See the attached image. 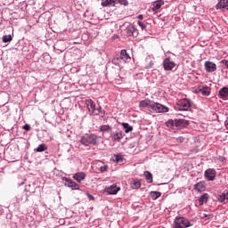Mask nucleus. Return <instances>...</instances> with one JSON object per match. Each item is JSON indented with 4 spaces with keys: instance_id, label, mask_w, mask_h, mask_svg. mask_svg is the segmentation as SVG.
<instances>
[{
    "instance_id": "nucleus-1",
    "label": "nucleus",
    "mask_w": 228,
    "mask_h": 228,
    "mask_svg": "<svg viewBox=\"0 0 228 228\" xmlns=\"http://www.w3.org/2000/svg\"><path fill=\"white\" fill-rule=\"evenodd\" d=\"M129 61H131V56H129L126 49L121 50L119 55L112 59L113 65L117 67H122L126 63H129Z\"/></svg>"
},
{
    "instance_id": "nucleus-2",
    "label": "nucleus",
    "mask_w": 228,
    "mask_h": 228,
    "mask_svg": "<svg viewBox=\"0 0 228 228\" xmlns=\"http://www.w3.org/2000/svg\"><path fill=\"white\" fill-rule=\"evenodd\" d=\"M99 142V136L94 134H86L80 139V143L85 145V147H89V145H97Z\"/></svg>"
},
{
    "instance_id": "nucleus-3",
    "label": "nucleus",
    "mask_w": 228,
    "mask_h": 228,
    "mask_svg": "<svg viewBox=\"0 0 228 228\" xmlns=\"http://www.w3.org/2000/svg\"><path fill=\"white\" fill-rule=\"evenodd\" d=\"M191 108V101L188 99H181L176 102L175 110L176 111H188Z\"/></svg>"
},
{
    "instance_id": "nucleus-4",
    "label": "nucleus",
    "mask_w": 228,
    "mask_h": 228,
    "mask_svg": "<svg viewBox=\"0 0 228 228\" xmlns=\"http://www.w3.org/2000/svg\"><path fill=\"white\" fill-rule=\"evenodd\" d=\"M173 227L174 228H188V227H191V223L186 217L177 216L174 221Z\"/></svg>"
},
{
    "instance_id": "nucleus-5",
    "label": "nucleus",
    "mask_w": 228,
    "mask_h": 228,
    "mask_svg": "<svg viewBox=\"0 0 228 228\" xmlns=\"http://www.w3.org/2000/svg\"><path fill=\"white\" fill-rule=\"evenodd\" d=\"M163 69L164 70L167 71H170L175 69V67H177V64H175V61H172V59H170V57L165 58L163 60Z\"/></svg>"
},
{
    "instance_id": "nucleus-6",
    "label": "nucleus",
    "mask_w": 228,
    "mask_h": 228,
    "mask_svg": "<svg viewBox=\"0 0 228 228\" xmlns=\"http://www.w3.org/2000/svg\"><path fill=\"white\" fill-rule=\"evenodd\" d=\"M151 110L155 113H168V107L159 102H153Z\"/></svg>"
},
{
    "instance_id": "nucleus-7",
    "label": "nucleus",
    "mask_w": 228,
    "mask_h": 228,
    "mask_svg": "<svg viewBox=\"0 0 228 228\" xmlns=\"http://www.w3.org/2000/svg\"><path fill=\"white\" fill-rule=\"evenodd\" d=\"M122 138H124V132L122 130H117L110 134L111 142H119L122 141Z\"/></svg>"
},
{
    "instance_id": "nucleus-8",
    "label": "nucleus",
    "mask_w": 228,
    "mask_h": 228,
    "mask_svg": "<svg viewBox=\"0 0 228 228\" xmlns=\"http://www.w3.org/2000/svg\"><path fill=\"white\" fill-rule=\"evenodd\" d=\"M153 105L154 102L150 99L142 100L139 102V108H141L142 110H152Z\"/></svg>"
},
{
    "instance_id": "nucleus-9",
    "label": "nucleus",
    "mask_w": 228,
    "mask_h": 228,
    "mask_svg": "<svg viewBox=\"0 0 228 228\" xmlns=\"http://www.w3.org/2000/svg\"><path fill=\"white\" fill-rule=\"evenodd\" d=\"M86 106L90 113V115L97 114L99 113V110H95V102L92 101L91 99L86 100Z\"/></svg>"
},
{
    "instance_id": "nucleus-10",
    "label": "nucleus",
    "mask_w": 228,
    "mask_h": 228,
    "mask_svg": "<svg viewBox=\"0 0 228 228\" xmlns=\"http://www.w3.org/2000/svg\"><path fill=\"white\" fill-rule=\"evenodd\" d=\"M120 191V187L117 186V184H112L104 189V193L107 195H117Z\"/></svg>"
},
{
    "instance_id": "nucleus-11",
    "label": "nucleus",
    "mask_w": 228,
    "mask_h": 228,
    "mask_svg": "<svg viewBox=\"0 0 228 228\" xmlns=\"http://www.w3.org/2000/svg\"><path fill=\"white\" fill-rule=\"evenodd\" d=\"M215 177H216V170L208 168L205 171V178L207 181H215Z\"/></svg>"
},
{
    "instance_id": "nucleus-12",
    "label": "nucleus",
    "mask_w": 228,
    "mask_h": 228,
    "mask_svg": "<svg viewBox=\"0 0 228 228\" xmlns=\"http://www.w3.org/2000/svg\"><path fill=\"white\" fill-rule=\"evenodd\" d=\"M205 70L206 72L216 71V64L211 61H205Z\"/></svg>"
},
{
    "instance_id": "nucleus-13",
    "label": "nucleus",
    "mask_w": 228,
    "mask_h": 228,
    "mask_svg": "<svg viewBox=\"0 0 228 228\" xmlns=\"http://www.w3.org/2000/svg\"><path fill=\"white\" fill-rule=\"evenodd\" d=\"M64 181L65 186H68V188H71V190H79V184L76 183V182L71 179L65 177Z\"/></svg>"
},
{
    "instance_id": "nucleus-14",
    "label": "nucleus",
    "mask_w": 228,
    "mask_h": 228,
    "mask_svg": "<svg viewBox=\"0 0 228 228\" xmlns=\"http://www.w3.org/2000/svg\"><path fill=\"white\" fill-rule=\"evenodd\" d=\"M73 179L77 181V183H83L85 179H86V173L85 172H77L73 175Z\"/></svg>"
},
{
    "instance_id": "nucleus-15",
    "label": "nucleus",
    "mask_w": 228,
    "mask_h": 228,
    "mask_svg": "<svg viewBox=\"0 0 228 228\" xmlns=\"http://www.w3.org/2000/svg\"><path fill=\"white\" fill-rule=\"evenodd\" d=\"M219 99H223V101H228V87L224 86L221 88L218 92Z\"/></svg>"
},
{
    "instance_id": "nucleus-16",
    "label": "nucleus",
    "mask_w": 228,
    "mask_h": 228,
    "mask_svg": "<svg viewBox=\"0 0 228 228\" xmlns=\"http://www.w3.org/2000/svg\"><path fill=\"white\" fill-rule=\"evenodd\" d=\"M126 31L128 37H138V29H136L133 25H129Z\"/></svg>"
},
{
    "instance_id": "nucleus-17",
    "label": "nucleus",
    "mask_w": 228,
    "mask_h": 228,
    "mask_svg": "<svg viewBox=\"0 0 228 228\" xmlns=\"http://www.w3.org/2000/svg\"><path fill=\"white\" fill-rule=\"evenodd\" d=\"M216 8V10H228V0H220Z\"/></svg>"
},
{
    "instance_id": "nucleus-18",
    "label": "nucleus",
    "mask_w": 228,
    "mask_h": 228,
    "mask_svg": "<svg viewBox=\"0 0 228 228\" xmlns=\"http://www.w3.org/2000/svg\"><path fill=\"white\" fill-rule=\"evenodd\" d=\"M163 4H165V2L163 0L155 1L152 4V12H158V10H159L161 6H163Z\"/></svg>"
},
{
    "instance_id": "nucleus-19",
    "label": "nucleus",
    "mask_w": 228,
    "mask_h": 228,
    "mask_svg": "<svg viewBox=\"0 0 228 228\" xmlns=\"http://www.w3.org/2000/svg\"><path fill=\"white\" fill-rule=\"evenodd\" d=\"M101 4L103 8L108 6H115V4H117V0H102Z\"/></svg>"
},
{
    "instance_id": "nucleus-20",
    "label": "nucleus",
    "mask_w": 228,
    "mask_h": 228,
    "mask_svg": "<svg viewBox=\"0 0 228 228\" xmlns=\"http://www.w3.org/2000/svg\"><path fill=\"white\" fill-rule=\"evenodd\" d=\"M219 202H223L224 204H227L228 202V191L222 193L217 197Z\"/></svg>"
},
{
    "instance_id": "nucleus-21",
    "label": "nucleus",
    "mask_w": 228,
    "mask_h": 228,
    "mask_svg": "<svg viewBox=\"0 0 228 228\" xmlns=\"http://www.w3.org/2000/svg\"><path fill=\"white\" fill-rule=\"evenodd\" d=\"M142 187V182L138 179H134L132 183H131V188L133 190H138L139 188Z\"/></svg>"
},
{
    "instance_id": "nucleus-22",
    "label": "nucleus",
    "mask_w": 228,
    "mask_h": 228,
    "mask_svg": "<svg viewBox=\"0 0 228 228\" xmlns=\"http://www.w3.org/2000/svg\"><path fill=\"white\" fill-rule=\"evenodd\" d=\"M208 199H209V194L204 193L199 198L200 206H203L205 202H208Z\"/></svg>"
},
{
    "instance_id": "nucleus-23",
    "label": "nucleus",
    "mask_w": 228,
    "mask_h": 228,
    "mask_svg": "<svg viewBox=\"0 0 228 228\" xmlns=\"http://www.w3.org/2000/svg\"><path fill=\"white\" fill-rule=\"evenodd\" d=\"M194 190H196V191H204L205 190L204 183L199 182L198 183H196L194 185Z\"/></svg>"
},
{
    "instance_id": "nucleus-24",
    "label": "nucleus",
    "mask_w": 228,
    "mask_h": 228,
    "mask_svg": "<svg viewBox=\"0 0 228 228\" xmlns=\"http://www.w3.org/2000/svg\"><path fill=\"white\" fill-rule=\"evenodd\" d=\"M200 92L201 94L206 95V96L211 94V89H209V87H208V86L202 87L201 89H200Z\"/></svg>"
},
{
    "instance_id": "nucleus-25",
    "label": "nucleus",
    "mask_w": 228,
    "mask_h": 228,
    "mask_svg": "<svg viewBox=\"0 0 228 228\" xmlns=\"http://www.w3.org/2000/svg\"><path fill=\"white\" fill-rule=\"evenodd\" d=\"M121 126L125 129V133H131L133 131V126L129 125V123H122Z\"/></svg>"
},
{
    "instance_id": "nucleus-26",
    "label": "nucleus",
    "mask_w": 228,
    "mask_h": 228,
    "mask_svg": "<svg viewBox=\"0 0 228 228\" xmlns=\"http://www.w3.org/2000/svg\"><path fill=\"white\" fill-rule=\"evenodd\" d=\"M101 133H110L111 131V126L110 125H103L100 127Z\"/></svg>"
},
{
    "instance_id": "nucleus-27",
    "label": "nucleus",
    "mask_w": 228,
    "mask_h": 228,
    "mask_svg": "<svg viewBox=\"0 0 228 228\" xmlns=\"http://www.w3.org/2000/svg\"><path fill=\"white\" fill-rule=\"evenodd\" d=\"M151 197L152 199V200H158V199H159V197H161V192L159 191H151Z\"/></svg>"
},
{
    "instance_id": "nucleus-28",
    "label": "nucleus",
    "mask_w": 228,
    "mask_h": 228,
    "mask_svg": "<svg viewBox=\"0 0 228 228\" xmlns=\"http://www.w3.org/2000/svg\"><path fill=\"white\" fill-rule=\"evenodd\" d=\"M47 151V146L45 143L39 144L36 149V152H44Z\"/></svg>"
},
{
    "instance_id": "nucleus-29",
    "label": "nucleus",
    "mask_w": 228,
    "mask_h": 228,
    "mask_svg": "<svg viewBox=\"0 0 228 228\" xmlns=\"http://www.w3.org/2000/svg\"><path fill=\"white\" fill-rule=\"evenodd\" d=\"M144 176L147 183H152V174L149 171L144 172Z\"/></svg>"
},
{
    "instance_id": "nucleus-30",
    "label": "nucleus",
    "mask_w": 228,
    "mask_h": 228,
    "mask_svg": "<svg viewBox=\"0 0 228 228\" xmlns=\"http://www.w3.org/2000/svg\"><path fill=\"white\" fill-rule=\"evenodd\" d=\"M200 218H202L203 220H211V218H213V214H211V213H209V214L201 213L200 214Z\"/></svg>"
},
{
    "instance_id": "nucleus-31",
    "label": "nucleus",
    "mask_w": 228,
    "mask_h": 228,
    "mask_svg": "<svg viewBox=\"0 0 228 228\" xmlns=\"http://www.w3.org/2000/svg\"><path fill=\"white\" fill-rule=\"evenodd\" d=\"M12 40H13V37H12V35H5L3 37L4 44H7V42H12Z\"/></svg>"
},
{
    "instance_id": "nucleus-32",
    "label": "nucleus",
    "mask_w": 228,
    "mask_h": 228,
    "mask_svg": "<svg viewBox=\"0 0 228 228\" xmlns=\"http://www.w3.org/2000/svg\"><path fill=\"white\" fill-rule=\"evenodd\" d=\"M116 4H122L123 6H128L129 2L127 0H116Z\"/></svg>"
},
{
    "instance_id": "nucleus-33",
    "label": "nucleus",
    "mask_w": 228,
    "mask_h": 228,
    "mask_svg": "<svg viewBox=\"0 0 228 228\" xmlns=\"http://www.w3.org/2000/svg\"><path fill=\"white\" fill-rule=\"evenodd\" d=\"M95 111H98V113L93 114V115H102V117L104 116L105 111L102 110V108L101 106H99L98 108H95Z\"/></svg>"
},
{
    "instance_id": "nucleus-34",
    "label": "nucleus",
    "mask_w": 228,
    "mask_h": 228,
    "mask_svg": "<svg viewBox=\"0 0 228 228\" xmlns=\"http://www.w3.org/2000/svg\"><path fill=\"white\" fill-rule=\"evenodd\" d=\"M183 124H184V120L183 119H176L175 121V126L176 127H181V126H183Z\"/></svg>"
},
{
    "instance_id": "nucleus-35",
    "label": "nucleus",
    "mask_w": 228,
    "mask_h": 228,
    "mask_svg": "<svg viewBox=\"0 0 228 228\" xmlns=\"http://www.w3.org/2000/svg\"><path fill=\"white\" fill-rule=\"evenodd\" d=\"M137 24H138V26H140V28H141L142 30H143V29L147 30V25H146L145 23H143L142 21L139 20V21H137Z\"/></svg>"
},
{
    "instance_id": "nucleus-36",
    "label": "nucleus",
    "mask_w": 228,
    "mask_h": 228,
    "mask_svg": "<svg viewBox=\"0 0 228 228\" xmlns=\"http://www.w3.org/2000/svg\"><path fill=\"white\" fill-rule=\"evenodd\" d=\"M115 161H116L117 163H122V162L124 161V159H123L122 156H120V155H116V157H115Z\"/></svg>"
},
{
    "instance_id": "nucleus-37",
    "label": "nucleus",
    "mask_w": 228,
    "mask_h": 228,
    "mask_svg": "<svg viewBox=\"0 0 228 228\" xmlns=\"http://www.w3.org/2000/svg\"><path fill=\"white\" fill-rule=\"evenodd\" d=\"M100 171L102 172H108V165L102 166L100 167Z\"/></svg>"
},
{
    "instance_id": "nucleus-38",
    "label": "nucleus",
    "mask_w": 228,
    "mask_h": 228,
    "mask_svg": "<svg viewBox=\"0 0 228 228\" xmlns=\"http://www.w3.org/2000/svg\"><path fill=\"white\" fill-rule=\"evenodd\" d=\"M154 67V62L151 61L146 66L145 69H152Z\"/></svg>"
},
{
    "instance_id": "nucleus-39",
    "label": "nucleus",
    "mask_w": 228,
    "mask_h": 228,
    "mask_svg": "<svg viewBox=\"0 0 228 228\" xmlns=\"http://www.w3.org/2000/svg\"><path fill=\"white\" fill-rule=\"evenodd\" d=\"M176 142H177L178 143H183V142H184V137H183V136L178 137V138L176 139Z\"/></svg>"
},
{
    "instance_id": "nucleus-40",
    "label": "nucleus",
    "mask_w": 228,
    "mask_h": 228,
    "mask_svg": "<svg viewBox=\"0 0 228 228\" xmlns=\"http://www.w3.org/2000/svg\"><path fill=\"white\" fill-rule=\"evenodd\" d=\"M23 129H25V131H29L31 129V126L26 124L25 126H23Z\"/></svg>"
},
{
    "instance_id": "nucleus-41",
    "label": "nucleus",
    "mask_w": 228,
    "mask_h": 228,
    "mask_svg": "<svg viewBox=\"0 0 228 228\" xmlns=\"http://www.w3.org/2000/svg\"><path fill=\"white\" fill-rule=\"evenodd\" d=\"M137 19H139V20H143V15L142 14H139L137 16Z\"/></svg>"
},
{
    "instance_id": "nucleus-42",
    "label": "nucleus",
    "mask_w": 228,
    "mask_h": 228,
    "mask_svg": "<svg viewBox=\"0 0 228 228\" xmlns=\"http://www.w3.org/2000/svg\"><path fill=\"white\" fill-rule=\"evenodd\" d=\"M226 128L228 129V119L225 121Z\"/></svg>"
},
{
    "instance_id": "nucleus-43",
    "label": "nucleus",
    "mask_w": 228,
    "mask_h": 228,
    "mask_svg": "<svg viewBox=\"0 0 228 228\" xmlns=\"http://www.w3.org/2000/svg\"><path fill=\"white\" fill-rule=\"evenodd\" d=\"M89 198L92 199V200H94V196H92V195H90Z\"/></svg>"
}]
</instances>
